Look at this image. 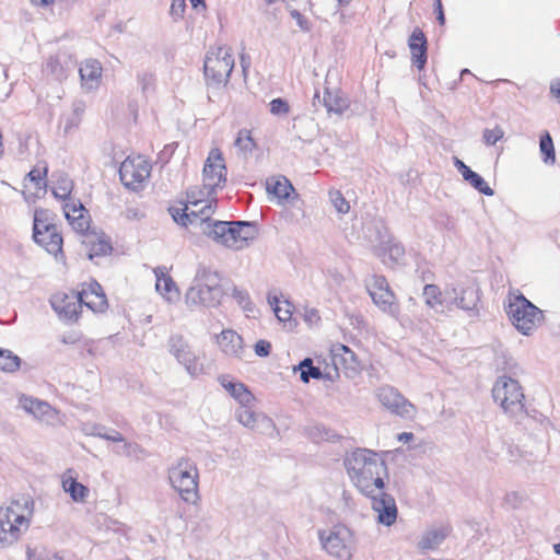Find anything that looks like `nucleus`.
I'll return each mask as SVG.
<instances>
[{
    "label": "nucleus",
    "mask_w": 560,
    "mask_h": 560,
    "mask_svg": "<svg viewBox=\"0 0 560 560\" xmlns=\"http://www.w3.org/2000/svg\"><path fill=\"white\" fill-rule=\"evenodd\" d=\"M215 191L217 189H208L203 183L202 186L191 187L187 191V201L171 206L168 212L178 225L198 236V228L214 213Z\"/></svg>",
    "instance_id": "nucleus-1"
},
{
    "label": "nucleus",
    "mask_w": 560,
    "mask_h": 560,
    "mask_svg": "<svg viewBox=\"0 0 560 560\" xmlns=\"http://www.w3.org/2000/svg\"><path fill=\"white\" fill-rule=\"evenodd\" d=\"M345 466L350 479L364 495L384 490L387 468L376 453L370 450H355L346 457Z\"/></svg>",
    "instance_id": "nucleus-2"
},
{
    "label": "nucleus",
    "mask_w": 560,
    "mask_h": 560,
    "mask_svg": "<svg viewBox=\"0 0 560 560\" xmlns=\"http://www.w3.org/2000/svg\"><path fill=\"white\" fill-rule=\"evenodd\" d=\"M199 235H207L215 243L233 249L240 250L249 245L257 235L256 224L247 221H213L209 219L198 228Z\"/></svg>",
    "instance_id": "nucleus-3"
},
{
    "label": "nucleus",
    "mask_w": 560,
    "mask_h": 560,
    "mask_svg": "<svg viewBox=\"0 0 560 560\" xmlns=\"http://www.w3.org/2000/svg\"><path fill=\"white\" fill-rule=\"evenodd\" d=\"M33 517V502L13 500L0 508V549L15 544L27 532Z\"/></svg>",
    "instance_id": "nucleus-4"
},
{
    "label": "nucleus",
    "mask_w": 560,
    "mask_h": 560,
    "mask_svg": "<svg viewBox=\"0 0 560 560\" xmlns=\"http://www.w3.org/2000/svg\"><path fill=\"white\" fill-rule=\"evenodd\" d=\"M225 295L220 276L217 272L199 269L185 293V304L189 308L218 307Z\"/></svg>",
    "instance_id": "nucleus-5"
},
{
    "label": "nucleus",
    "mask_w": 560,
    "mask_h": 560,
    "mask_svg": "<svg viewBox=\"0 0 560 560\" xmlns=\"http://www.w3.org/2000/svg\"><path fill=\"white\" fill-rule=\"evenodd\" d=\"M172 488L187 503L199 499V470L194 459L188 456L177 458L167 470Z\"/></svg>",
    "instance_id": "nucleus-6"
},
{
    "label": "nucleus",
    "mask_w": 560,
    "mask_h": 560,
    "mask_svg": "<svg viewBox=\"0 0 560 560\" xmlns=\"http://www.w3.org/2000/svg\"><path fill=\"white\" fill-rule=\"evenodd\" d=\"M504 308L512 325L524 336H530L544 322L542 311L521 293H509Z\"/></svg>",
    "instance_id": "nucleus-7"
},
{
    "label": "nucleus",
    "mask_w": 560,
    "mask_h": 560,
    "mask_svg": "<svg viewBox=\"0 0 560 560\" xmlns=\"http://www.w3.org/2000/svg\"><path fill=\"white\" fill-rule=\"evenodd\" d=\"M234 68L233 49L222 45L211 48L205 59L203 70L208 82L213 85L226 84Z\"/></svg>",
    "instance_id": "nucleus-8"
},
{
    "label": "nucleus",
    "mask_w": 560,
    "mask_h": 560,
    "mask_svg": "<svg viewBox=\"0 0 560 560\" xmlns=\"http://www.w3.org/2000/svg\"><path fill=\"white\" fill-rule=\"evenodd\" d=\"M33 238L49 254L57 256L62 250V236L58 232L57 225L51 222L47 210H35Z\"/></svg>",
    "instance_id": "nucleus-9"
},
{
    "label": "nucleus",
    "mask_w": 560,
    "mask_h": 560,
    "mask_svg": "<svg viewBox=\"0 0 560 560\" xmlns=\"http://www.w3.org/2000/svg\"><path fill=\"white\" fill-rule=\"evenodd\" d=\"M167 350L190 376L196 377L205 372L202 353L194 349L182 335L168 338Z\"/></svg>",
    "instance_id": "nucleus-10"
},
{
    "label": "nucleus",
    "mask_w": 560,
    "mask_h": 560,
    "mask_svg": "<svg viewBox=\"0 0 560 560\" xmlns=\"http://www.w3.org/2000/svg\"><path fill=\"white\" fill-rule=\"evenodd\" d=\"M318 537L325 551L339 560H351L353 541L351 532L345 526H334L329 530H319Z\"/></svg>",
    "instance_id": "nucleus-11"
},
{
    "label": "nucleus",
    "mask_w": 560,
    "mask_h": 560,
    "mask_svg": "<svg viewBox=\"0 0 560 560\" xmlns=\"http://www.w3.org/2000/svg\"><path fill=\"white\" fill-rule=\"evenodd\" d=\"M492 396L505 412L517 413L524 408L522 387L511 377H499L493 385Z\"/></svg>",
    "instance_id": "nucleus-12"
},
{
    "label": "nucleus",
    "mask_w": 560,
    "mask_h": 560,
    "mask_svg": "<svg viewBox=\"0 0 560 560\" xmlns=\"http://www.w3.org/2000/svg\"><path fill=\"white\" fill-rule=\"evenodd\" d=\"M365 288L374 304L390 317L397 319L399 305L396 302L394 292L389 289L388 282L383 276L371 275L365 279Z\"/></svg>",
    "instance_id": "nucleus-13"
},
{
    "label": "nucleus",
    "mask_w": 560,
    "mask_h": 560,
    "mask_svg": "<svg viewBox=\"0 0 560 560\" xmlns=\"http://www.w3.org/2000/svg\"><path fill=\"white\" fill-rule=\"evenodd\" d=\"M151 174V164L141 156H128L119 167L120 180L128 189L138 191L144 188Z\"/></svg>",
    "instance_id": "nucleus-14"
},
{
    "label": "nucleus",
    "mask_w": 560,
    "mask_h": 560,
    "mask_svg": "<svg viewBox=\"0 0 560 560\" xmlns=\"http://www.w3.org/2000/svg\"><path fill=\"white\" fill-rule=\"evenodd\" d=\"M376 398L390 413L410 419L416 415V407L407 400L396 388L389 385L376 389Z\"/></svg>",
    "instance_id": "nucleus-15"
},
{
    "label": "nucleus",
    "mask_w": 560,
    "mask_h": 560,
    "mask_svg": "<svg viewBox=\"0 0 560 560\" xmlns=\"http://www.w3.org/2000/svg\"><path fill=\"white\" fill-rule=\"evenodd\" d=\"M226 166L219 149H212L205 162L202 183L208 189L223 188L226 183Z\"/></svg>",
    "instance_id": "nucleus-16"
},
{
    "label": "nucleus",
    "mask_w": 560,
    "mask_h": 560,
    "mask_svg": "<svg viewBox=\"0 0 560 560\" xmlns=\"http://www.w3.org/2000/svg\"><path fill=\"white\" fill-rule=\"evenodd\" d=\"M19 405L36 420L47 425L56 427L62 423L60 412L44 400L22 395L19 398Z\"/></svg>",
    "instance_id": "nucleus-17"
},
{
    "label": "nucleus",
    "mask_w": 560,
    "mask_h": 560,
    "mask_svg": "<svg viewBox=\"0 0 560 560\" xmlns=\"http://www.w3.org/2000/svg\"><path fill=\"white\" fill-rule=\"evenodd\" d=\"M428 307L439 314H447L454 308V287H447L444 291L435 284H425L422 292Z\"/></svg>",
    "instance_id": "nucleus-18"
},
{
    "label": "nucleus",
    "mask_w": 560,
    "mask_h": 560,
    "mask_svg": "<svg viewBox=\"0 0 560 560\" xmlns=\"http://www.w3.org/2000/svg\"><path fill=\"white\" fill-rule=\"evenodd\" d=\"M80 85L84 93L96 92L103 82V66L94 58H88L79 66Z\"/></svg>",
    "instance_id": "nucleus-19"
},
{
    "label": "nucleus",
    "mask_w": 560,
    "mask_h": 560,
    "mask_svg": "<svg viewBox=\"0 0 560 560\" xmlns=\"http://www.w3.org/2000/svg\"><path fill=\"white\" fill-rule=\"evenodd\" d=\"M372 501V509L376 514L377 522L390 526L397 518V506L394 498L382 490L378 493L368 495Z\"/></svg>",
    "instance_id": "nucleus-20"
},
{
    "label": "nucleus",
    "mask_w": 560,
    "mask_h": 560,
    "mask_svg": "<svg viewBox=\"0 0 560 560\" xmlns=\"http://www.w3.org/2000/svg\"><path fill=\"white\" fill-rule=\"evenodd\" d=\"M253 407L254 405L240 406L235 411L237 421L245 428L260 433L271 430L273 428L272 420L261 412H256Z\"/></svg>",
    "instance_id": "nucleus-21"
},
{
    "label": "nucleus",
    "mask_w": 560,
    "mask_h": 560,
    "mask_svg": "<svg viewBox=\"0 0 560 560\" xmlns=\"http://www.w3.org/2000/svg\"><path fill=\"white\" fill-rule=\"evenodd\" d=\"M54 311L65 320H77L79 310L82 307L78 294L74 292H58L50 299Z\"/></svg>",
    "instance_id": "nucleus-22"
},
{
    "label": "nucleus",
    "mask_w": 560,
    "mask_h": 560,
    "mask_svg": "<svg viewBox=\"0 0 560 560\" xmlns=\"http://www.w3.org/2000/svg\"><path fill=\"white\" fill-rule=\"evenodd\" d=\"M62 209L67 221L77 233L83 235L89 233L90 217L80 200L69 199L63 203Z\"/></svg>",
    "instance_id": "nucleus-23"
},
{
    "label": "nucleus",
    "mask_w": 560,
    "mask_h": 560,
    "mask_svg": "<svg viewBox=\"0 0 560 560\" xmlns=\"http://www.w3.org/2000/svg\"><path fill=\"white\" fill-rule=\"evenodd\" d=\"M220 350L230 358L242 360L246 350L241 335L233 329H224L217 336Z\"/></svg>",
    "instance_id": "nucleus-24"
},
{
    "label": "nucleus",
    "mask_w": 560,
    "mask_h": 560,
    "mask_svg": "<svg viewBox=\"0 0 560 560\" xmlns=\"http://www.w3.org/2000/svg\"><path fill=\"white\" fill-rule=\"evenodd\" d=\"M218 382L240 406L255 404V396L244 383L237 381L235 377L231 375H221L218 377Z\"/></svg>",
    "instance_id": "nucleus-25"
},
{
    "label": "nucleus",
    "mask_w": 560,
    "mask_h": 560,
    "mask_svg": "<svg viewBox=\"0 0 560 560\" xmlns=\"http://www.w3.org/2000/svg\"><path fill=\"white\" fill-rule=\"evenodd\" d=\"M331 363L336 371H343L346 375L359 371V362L352 350L345 345H335L331 349Z\"/></svg>",
    "instance_id": "nucleus-26"
},
{
    "label": "nucleus",
    "mask_w": 560,
    "mask_h": 560,
    "mask_svg": "<svg viewBox=\"0 0 560 560\" xmlns=\"http://www.w3.org/2000/svg\"><path fill=\"white\" fill-rule=\"evenodd\" d=\"M154 275L156 292L167 303H176L179 300L180 292L173 278L168 275L167 269L165 267H156Z\"/></svg>",
    "instance_id": "nucleus-27"
},
{
    "label": "nucleus",
    "mask_w": 560,
    "mask_h": 560,
    "mask_svg": "<svg viewBox=\"0 0 560 560\" xmlns=\"http://www.w3.org/2000/svg\"><path fill=\"white\" fill-rule=\"evenodd\" d=\"M81 306L85 305L93 312H103L107 306V300L102 287L97 282H91L77 293Z\"/></svg>",
    "instance_id": "nucleus-28"
},
{
    "label": "nucleus",
    "mask_w": 560,
    "mask_h": 560,
    "mask_svg": "<svg viewBox=\"0 0 560 560\" xmlns=\"http://www.w3.org/2000/svg\"><path fill=\"white\" fill-rule=\"evenodd\" d=\"M82 245L90 259L104 256L112 252V245L103 233L89 232L83 235Z\"/></svg>",
    "instance_id": "nucleus-29"
},
{
    "label": "nucleus",
    "mask_w": 560,
    "mask_h": 560,
    "mask_svg": "<svg viewBox=\"0 0 560 560\" xmlns=\"http://www.w3.org/2000/svg\"><path fill=\"white\" fill-rule=\"evenodd\" d=\"M412 63L422 70L427 63V38L420 28H415L408 39Z\"/></svg>",
    "instance_id": "nucleus-30"
},
{
    "label": "nucleus",
    "mask_w": 560,
    "mask_h": 560,
    "mask_svg": "<svg viewBox=\"0 0 560 560\" xmlns=\"http://www.w3.org/2000/svg\"><path fill=\"white\" fill-rule=\"evenodd\" d=\"M450 526L442 525L427 529L420 537L417 547L420 551L436 549L448 536Z\"/></svg>",
    "instance_id": "nucleus-31"
},
{
    "label": "nucleus",
    "mask_w": 560,
    "mask_h": 560,
    "mask_svg": "<svg viewBox=\"0 0 560 560\" xmlns=\"http://www.w3.org/2000/svg\"><path fill=\"white\" fill-rule=\"evenodd\" d=\"M71 58L67 54L50 56L45 66V71L57 81H63L68 77Z\"/></svg>",
    "instance_id": "nucleus-32"
},
{
    "label": "nucleus",
    "mask_w": 560,
    "mask_h": 560,
    "mask_svg": "<svg viewBox=\"0 0 560 560\" xmlns=\"http://www.w3.org/2000/svg\"><path fill=\"white\" fill-rule=\"evenodd\" d=\"M454 307L464 311H474L479 302V290L475 285H467L459 291L454 288Z\"/></svg>",
    "instance_id": "nucleus-33"
},
{
    "label": "nucleus",
    "mask_w": 560,
    "mask_h": 560,
    "mask_svg": "<svg viewBox=\"0 0 560 560\" xmlns=\"http://www.w3.org/2000/svg\"><path fill=\"white\" fill-rule=\"evenodd\" d=\"M69 470L62 477V489L68 493L74 502H84L89 497V489L84 485L77 481Z\"/></svg>",
    "instance_id": "nucleus-34"
},
{
    "label": "nucleus",
    "mask_w": 560,
    "mask_h": 560,
    "mask_svg": "<svg viewBox=\"0 0 560 560\" xmlns=\"http://www.w3.org/2000/svg\"><path fill=\"white\" fill-rule=\"evenodd\" d=\"M85 435L96 436L106 441H122V434L115 429L106 430L105 427L96 423L86 422L81 427Z\"/></svg>",
    "instance_id": "nucleus-35"
},
{
    "label": "nucleus",
    "mask_w": 560,
    "mask_h": 560,
    "mask_svg": "<svg viewBox=\"0 0 560 560\" xmlns=\"http://www.w3.org/2000/svg\"><path fill=\"white\" fill-rule=\"evenodd\" d=\"M324 105L329 113L342 114L349 107V100L340 91H325Z\"/></svg>",
    "instance_id": "nucleus-36"
},
{
    "label": "nucleus",
    "mask_w": 560,
    "mask_h": 560,
    "mask_svg": "<svg viewBox=\"0 0 560 560\" xmlns=\"http://www.w3.org/2000/svg\"><path fill=\"white\" fill-rule=\"evenodd\" d=\"M73 189V182L65 174L56 175V179L52 182V195L65 202L69 201V199H73L71 197V192Z\"/></svg>",
    "instance_id": "nucleus-37"
},
{
    "label": "nucleus",
    "mask_w": 560,
    "mask_h": 560,
    "mask_svg": "<svg viewBox=\"0 0 560 560\" xmlns=\"http://www.w3.org/2000/svg\"><path fill=\"white\" fill-rule=\"evenodd\" d=\"M234 147L237 149L238 154H242L244 158L250 155L257 148L250 130L241 129L234 140Z\"/></svg>",
    "instance_id": "nucleus-38"
},
{
    "label": "nucleus",
    "mask_w": 560,
    "mask_h": 560,
    "mask_svg": "<svg viewBox=\"0 0 560 560\" xmlns=\"http://www.w3.org/2000/svg\"><path fill=\"white\" fill-rule=\"evenodd\" d=\"M268 302L272 307L275 315L280 322L287 323L291 320L293 314V305L289 301L285 300L281 302L277 295L269 294Z\"/></svg>",
    "instance_id": "nucleus-39"
},
{
    "label": "nucleus",
    "mask_w": 560,
    "mask_h": 560,
    "mask_svg": "<svg viewBox=\"0 0 560 560\" xmlns=\"http://www.w3.org/2000/svg\"><path fill=\"white\" fill-rule=\"evenodd\" d=\"M231 296L236 301V303L242 307V310L246 313V316H255L257 312L255 304L253 303L249 293L246 289L233 285L231 289Z\"/></svg>",
    "instance_id": "nucleus-40"
},
{
    "label": "nucleus",
    "mask_w": 560,
    "mask_h": 560,
    "mask_svg": "<svg viewBox=\"0 0 560 560\" xmlns=\"http://www.w3.org/2000/svg\"><path fill=\"white\" fill-rule=\"evenodd\" d=\"M293 186L285 177L271 178L267 182V191L278 199H287Z\"/></svg>",
    "instance_id": "nucleus-41"
},
{
    "label": "nucleus",
    "mask_w": 560,
    "mask_h": 560,
    "mask_svg": "<svg viewBox=\"0 0 560 560\" xmlns=\"http://www.w3.org/2000/svg\"><path fill=\"white\" fill-rule=\"evenodd\" d=\"M118 445L113 450L115 454L126 457L139 458L143 453V448L135 442H129L122 436V441H112Z\"/></svg>",
    "instance_id": "nucleus-42"
},
{
    "label": "nucleus",
    "mask_w": 560,
    "mask_h": 560,
    "mask_svg": "<svg viewBox=\"0 0 560 560\" xmlns=\"http://www.w3.org/2000/svg\"><path fill=\"white\" fill-rule=\"evenodd\" d=\"M462 176L479 192L486 196H493V189L486 183V180L479 174L471 171L470 167L467 171H465V173Z\"/></svg>",
    "instance_id": "nucleus-43"
},
{
    "label": "nucleus",
    "mask_w": 560,
    "mask_h": 560,
    "mask_svg": "<svg viewBox=\"0 0 560 560\" xmlns=\"http://www.w3.org/2000/svg\"><path fill=\"white\" fill-rule=\"evenodd\" d=\"M296 370V368H294ZM301 372V380L304 383H308L310 378L318 380L322 377L319 368L313 365V361L310 358L304 359L298 366Z\"/></svg>",
    "instance_id": "nucleus-44"
},
{
    "label": "nucleus",
    "mask_w": 560,
    "mask_h": 560,
    "mask_svg": "<svg viewBox=\"0 0 560 560\" xmlns=\"http://www.w3.org/2000/svg\"><path fill=\"white\" fill-rule=\"evenodd\" d=\"M539 149L546 164H553L556 162L555 147L549 132H545L540 137Z\"/></svg>",
    "instance_id": "nucleus-45"
},
{
    "label": "nucleus",
    "mask_w": 560,
    "mask_h": 560,
    "mask_svg": "<svg viewBox=\"0 0 560 560\" xmlns=\"http://www.w3.org/2000/svg\"><path fill=\"white\" fill-rule=\"evenodd\" d=\"M20 366V358L9 350L0 349V370L5 372H14Z\"/></svg>",
    "instance_id": "nucleus-46"
},
{
    "label": "nucleus",
    "mask_w": 560,
    "mask_h": 560,
    "mask_svg": "<svg viewBox=\"0 0 560 560\" xmlns=\"http://www.w3.org/2000/svg\"><path fill=\"white\" fill-rule=\"evenodd\" d=\"M138 84L143 94L149 95L153 93L155 88V75L149 71H142L138 74Z\"/></svg>",
    "instance_id": "nucleus-47"
},
{
    "label": "nucleus",
    "mask_w": 560,
    "mask_h": 560,
    "mask_svg": "<svg viewBox=\"0 0 560 560\" xmlns=\"http://www.w3.org/2000/svg\"><path fill=\"white\" fill-rule=\"evenodd\" d=\"M329 199L338 213L345 214L349 212L350 205L339 190H330Z\"/></svg>",
    "instance_id": "nucleus-48"
},
{
    "label": "nucleus",
    "mask_w": 560,
    "mask_h": 560,
    "mask_svg": "<svg viewBox=\"0 0 560 560\" xmlns=\"http://www.w3.org/2000/svg\"><path fill=\"white\" fill-rule=\"evenodd\" d=\"M288 11L293 20H295L298 26L302 32H310L312 28L311 22L296 9L291 8L288 5Z\"/></svg>",
    "instance_id": "nucleus-49"
},
{
    "label": "nucleus",
    "mask_w": 560,
    "mask_h": 560,
    "mask_svg": "<svg viewBox=\"0 0 560 560\" xmlns=\"http://www.w3.org/2000/svg\"><path fill=\"white\" fill-rule=\"evenodd\" d=\"M504 136V131L501 127L497 126L493 129H485L482 138L486 144L493 145Z\"/></svg>",
    "instance_id": "nucleus-50"
},
{
    "label": "nucleus",
    "mask_w": 560,
    "mask_h": 560,
    "mask_svg": "<svg viewBox=\"0 0 560 560\" xmlns=\"http://www.w3.org/2000/svg\"><path fill=\"white\" fill-rule=\"evenodd\" d=\"M270 113L276 116H284L289 113L290 106L282 98H273L270 104Z\"/></svg>",
    "instance_id": "nucleus-51"
},
{
    "label": "nucleus",
    "mask_w": 560,
    "mask_h": 560,
    "mask_svg": "<svg viewBox=\"0 0 560 560\" xmlns=\"http://www.w3.org/2000/svg\"><path fill=\"white\" fill-rule=\"evenodd\" d=\"M30 180L34 184L35 188L39 191L45 187V182L43 180L42 172L39 170H32L25 177L24 182ZM24 187H26V183H24Z\"/></svg>",
    "instance_id": "nucleus-52"
},
{
    "label": "nucleus",
    "mask_w": 560,
    "mask_h": 560,
    "mask_svg": "<svg viewBox=\"0 0 560 560\" xmlns=\"http://www.w3.org/2000/svg\"><path fill=\"white\" fill-rule=\"evenodd\" d=\"M185 8H186L185 0H173L172 4H171V15L175 19L183 18Z\"/></svg>",
    "instance_id": "nucleus-53"
},
{
    "label": "nucleus",
    "mask_w": 560,
    "mask_h": 560,
    "mask_svg": "<svg viewBox=\"0 0 560 560\" xmlns=\"http://www.w3.org/2000/svg\"><path fill=\"white\" fill-rule=\"evenodd\" d=\"M388 255L395 261H399L405 255V249L402 245L393 243L388 246Z\"/></svg>",
    "instance_id": "nucleus-54"
},
{
    "label": "nucleus",
    "mask_w": 560,
    "mask_h": 560,
    "mask_svg": "<svg viewBox=\"0 0 560 560\" xmlns=\"http://www.w3.org/2000/svg\"><path fill=\"white\" fill-rule=\"evenodd\" d=\"M304 320L311 326L317 325L320 322L318 311L316 308H306L304 312Z\"/></svg>",
    "instance_id": "nucleus-55"
},
{
    "label": "nucleus",
    "mask_w": 560,
    "mask_h": 560,
    "mask_svg": "<svg viewBox=\"0 0 560 560\" xmlns=\"http://www.w3.org/2000/svg\"><path fill=\"white\" fill-rule=\"evenodd\" d=\"M271 345L267 340H259L255 345V353L258 357H267L270 353Z\"/></svg>",
    "instance_id": "nucleus-56"
},
{
    "label": "nucleus",
    "mask_w": 560,
    "mask_h": 560,
    "mask_svg": "<svg viewBox=\"0 0 560 560\" xmlns=\"http://www.w3.org/2000/svg\"><path fill=\"white\" fill-rule=\"evenodd\" d=\"M435 12H436L438 20H439L440 24L443 25L445 22V18H444L441 0H435Z\"/></svg>",
    "instance_id": "nucleus-57"
},
{
    "label": "nucleus",
    "mask_w": 560,
    "mask_h": 560,
    "mask_svg": "<svg viewBox=\"0 0 560 560\" xmlns=\"http://www.w3.org/2000/svg\"><path fill=\"white\" fill-rule=\"evenodd\" d=\"M550 92L557 98L558 103L560 104V80L551 83Z\"/></svg>",
    "instance_id": "nucleus-58"
},
{
    "label": "nucleus",
    "mask_w": 560,
    "mask_h": 560,
    "mask_svg": "<svg viewBox=\"0 0 560 560\" xmlns=\"http://www.w3.org/2000/svg\"><path fill=\"white\" fill-rule=\"evenodd\" d=\"M454 165L462 175L469 168L463 161L457 158L454 159Z\"/></svg>",
    "instance_id": "nucleus-59"
},
{
    "label": "nucleus",
    "mask_w": 560,
    "mask_h": 560,
    "mask_svg": "<svg viewBox=\"0 0 560 560\" xmlns=\"http://www.w3.org/2000/svg\"><path fill=\"white\" fill-rule=\"evenodd\" d=\"M413 439V434L410 432H402L398 435V441L407 443Z\"/></svg>",
    "instance_id": "nucleus-60"
},
{
    "label": "nucleus",
    "mask_w": 560,
    "mask_h": 560,
    "mask_svg": "<svg viewBox=\"0 0 560 560\" xmlns=\"http://www.w3.org/2000/svg\"><path fill=\"white\" fill-rule=\"evenodd\" d=\"M33 2V4L37 5V7H49L50 4L54 3L55 0H31Z\"/></svg>",
    "instance_id": "nucleus-61"
},
{
    "label": "nucleus",
    "mask_w": 560,
    "mask_h": 560,
    "mask_svg": "<svg viewBox=\"0 0 560 560\" xmlns=\"http://www.w3.org/2000/svg\"><path fill=\"white\" fill-rule=\"evenodd\" d=\"M194 9H206L205 0H189Z\"/></svg>",
    "instance_id": "nucleus-62"
},
{
    "label": "nucleus",
    "mask_w": 560,
    "mask_h": 560,
    "mask_svg": "<svg viewBox=\"0 0 560 560\" xmlns=\"http://www.w3.org/2000/svg\"><path fill=\"white\" fill-rule=\"evenodd\" d=\"M241 66L243 68V72L244 74L246 75V72H247V69L249 67V59L248 58H245V56H242L241 57Z\"/></svg>",
    "instance_id": "nucleus-63"
},
{
    "label": "nucleus",
    "mask_w": 560,
    "mask_h": 560,
    "mask_svg": "<svg viewBox=\"0 0 560 560\" xmlns=\"http://www.w3.org/2000/svg\"><path fill=\"white\" fill-rule=\"evenodd\" d=\"M352 0H337L339 8H346L351 3Z\"/></svg>",
    "instance_id": "nucleus-64"
}]
</instances>
